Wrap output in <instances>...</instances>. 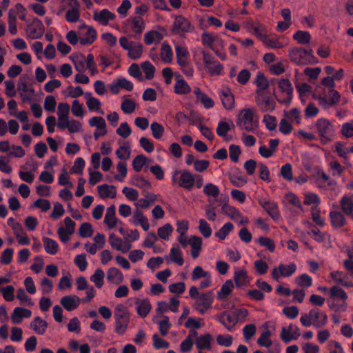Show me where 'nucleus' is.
Instances as JSON below:
<instances>
[{"mask_svg": "<svg viewBox=\"0 0 353 353\" xmlns=\"http://www.w3.org/2000/svg\"><path fill=\"white\" fill-rule=\"evenodd\" d=\"M321 85L323 87L327 88L328 94L332 95L330 98V105H334L337 103L339 101L341 96L339 92L334 89L335 87L334 79L330 76L324 77L321 80Z\"/></svg>", "mask_w": 353, "mask_h": 353, "instance_id": "nucleus-18", "label": "nucleus"}, {"mask_svg": "<svg viewBox=\"0 0 353 353\" xmlns=\"http://www.w3.org/2000/svg\"><path fill=\"white\" fill-rule=\"evenodd\" d=\"M172 183L187 190H191L194 187L199 189L203 185V178L200 174L192 173L190 170H175L172 173Z\"/></svg>", "mask_w": 353, "mask_h": 353, "instance_id": "nucleus-1", "label": "nucleus"}, {"mask_svg": "<svg viewBox=\"0 0 353 353\" xmlns=\"http://www.w3.org/2000/svg\"><path fill=\"white\" fill-rule=\"evenodd\" d=\"M331 224L334 228H341L347 223L344 214L338 211H332L330 212Z\"/></svg>", "mask_w": 353, "mask_h": 353, "instance_id": "nucleus-45", "label": "nucleus"}, {"mask_svg": "<svg viewBox=\"0 0 353 353\" xmlns=\"http://www.w3.org/2000/svg\"><path fill=\"white\" fill-rule=\"evenodd\" d=\"M168 262L176 263L179 266H182L184 263L183 252L178 245L174 244L170 248L168 256L165 257Z\"/></svg>", "mask_w": 353, "mask_h": 353, "instance_id": "nucleus-31", "label": "nucleus"}, {"mask_svg": "<svg viewBox=\"0 0 353 353\" xmlns=\"http://www.w3.org/2000/svg\"><path fill=\"white\" fill-rule=\"evenodd\" d=\"M86 105L90 112H95L97 113L103 114L104 112L101 108V103L97 98L92 96L90 92L84 94Z\"/></svg>", "mask_w": 353, "mask_h": 353, "instance_id": "nucleus-28", "label": "nucleus"}, {"mask_svg": "<svg viewBox=\"0 0 353 353\" xmlns=\"http://www.w3.org/2000/svg\"><path fill=\"white\" fill-rule=\"evenodd\" d=\"M239 125L248 132H254L258 127L259 120L253 108L242 109L238 114Z\"/></svg>", "mask_w": 353, "mask_h": 353, "instance_id": "nucleus-4", "label": "nucleus"}, {"mask_svg": "<svg viewBox=\"0 0 353 353\" xmlns=\"http://www.w3.org/2000/svg\"><path fill=\"white\" fill-rule=\"evenodd\" d=\"M137 106L136 102L130 99L124 97L121 103V109L125 114H132Z\"/></svg>", "mask_w": 353, "mask_h": 353, "instance_id": "nucleus-57", "label": "nucleus"}, {"mask_svg": "<svg viewBox=\"0 0 353 353\" xmlns=\"http://www.w3.org/2000/svg\"><path fill=\"white\" fill-rule=\"evenodd\" d=\"M114 317L115 332L119 335L124 334L128 327L130 319V313L128 307L123 303L117 304L114 310Z\"/></svg>", "mask_w": 353, "mask_h": 353, "instance_id": "nucleus-2", "label": "nucleus"}, {"mask_svg": "<svg viewBox=\"0 0 353 353\" xmlns=\"http://www.w3.org/2000/svg\"><path fill=\"white\" fill-rule=\"evenodd\" d=\"M163 37V30H151L144 34L143 40L146 45L157 44L161 42Z\"/></svg>", "mask_w": 353, "mask_h": 353, "instance_id": "nucleus-38", "label": "nucleus"}, {"mask_svg": "<svg viewBox=\"0 0 353 353\" xmlns=\"http://www.w3.org/2000/svg\"><path fill=\"white\" fill-rule=\"evenodd\" d=\"M70 105L68 103L61 102L58 104L57 112L58 117L57 126L70 118Z\"/></svg>", "mask_w": 353, "mask_h": 353, "instance_id": "nucleus-43", "label": "nucleus"}, {"mask_svg": "<svg viewBox=\"0 0 353 353\" xmlns=\"http://www.w3.org/2000/svg\"><path fill=\"white\" fill-rule=\"evenodd\" d=\"M90 126L96 128L94 132V138L98 140L99 137L107 134V124L105 119L102 117H92L88 120Z\"/></svg>", "mask_w": 353, "mask_h": 353, "instance_id": "nucleus-12", "label": "nucleus"}, {"mask_svg": "<svg viewBox=\"0 0 353 353\" xmlns=\"http://www.w3.org/2000/svg\"><path fill=\"white\" fill-rule=\"evenodd\" d=\"M174 92L177 94H188L191 92V88L183 79H179L174 85Z\"/></svg>", "mask_w": 353, "mask_h": 353, "instance_id": "nucleus-53", "label": "nucleus"}, {"mask_svg": "<svg viewBox=\"0 0 353 353\" xmlns=\"http://www.w3.org/2000/svg\"><path fill=\"white\" fill-rule=\"evenodd\" d=\"M141 68L143 72L145 74V79H151L154 76L155 68L148 61H144L141 64Z\"/></svg>", "mask_w": 353, "mask_h": 353, "instance_id": "nucleus-64", "label": "nucleus"}, {"mask_svg": "<svg viewBox=\"0 0 353 353\" xmlns=\"http://www.w3.org/2000/svg\"><path fill=\"white\" fill-rule=\"evenodd\" d=\"M130 184L144 190H148L151 188V183L144 177L139 175L133 176L130 179Z\"/></svg>", "mask_w": 353, "mask_h": 353, "instance_id": "nucleus-54", "label": "nucleus"}, {"mask_svg": "<svg viewBox=\"0 0 353 353\" xmlns=\"http://www.w3.org/2000/svg\"><path fill=\"white\" fill-rule=\"evenodd\" d=\"M293 39L301 45L307 44L311 39L310 34L306 31L298 30L294 35Z\"/></svg>", "mask_w": 353, "mask_h": 353, "instance_id": "nucleus-61", "label": "nucleus"}, {"mask_svg": "<svg viewBox=\"0 0 353 353\" xmlns=\"http://www.w3.org/2000/svg\"><path fill=\"white\" fill-rule=\"evenodd\" d=\"M213 302V292L212 291H208L200 294L199 296L195 300L194 307L201 314H204L211 308Z\"/></svg>", "mask_w": 353, "mask_h": 353, "instance_id": "nucleus-8", "label": "nucleus"}, {"mask_svg": "<svg viewBox=\"0 0 353 353\" xmlns=\"http://www.w3.org/2000/svg\"><path fill=\"white\" fill-rule=\"evenodd\" d=\"M75 228V222L70 217H65L63 219V225L60 226L57 230V234L60 241L63 243L68 242L74 233Z\"/></svg>", "mask_w": 353, "mask_h": 353, "instance_id": "nucleus-9", "label": "nucleus"}, {"mask_svg": "<svg viewBox=\"0 0 353 353\" xmlns=\"http://www.w3.org/2000/svg\"><path fill=\"white\" fill-rule=\"evenodd\" d=\"M60 303L66 310L72 311L80 305L81 299L77 295H67L61 299Z\"/></svg>", "mask_w": 353, "mask_h": 353, "instance_id": "nucleus-33", "label": "nucleus"}, {"mask_svg": "<svg viewBox=\"0 0 353 353\" xmlns=\"http://www.w3.org/2000/svg\"><path fill=\"white\" fill-rule=\"evenodd\" d=\"M340 205L344 214L349 216L353 212V200L347 196H343L340 201Z\"/></svg>", "mask_w": 353, "mask_h": 353, "instance_id": "nucleus-56", "label": "nucleus"}, {"mask_svg": "<svg viewBox=\"0 0 353 353\" xmlns=\"http://www.w3.org/2000/svg\"><path fill=\"white\" fill-rule=\"evenodd\" d=\"M71 112L73 116L83 118L85 114L83 104L77 99L74 100L72 103Z\"/></svg>", "mask_w": 353, "mask_h": 353, "instance_id": "nucleus-60", "label": "nucleus"}, {"mask_svg": "<svg viewBox=\"0 0 353 353\" xmlns=\"http://www.w3.org/2000/svg\"><path fill=\"white\" fill-rule=\"evenodd\" d=\"M222 212L229 216L232 220L236 221L239 224H244L248 223L247 217H244L241 212L234 207L228 204H223L221 208Z\"/></svg>", "mask_w": 353, "mask_h": 353, "instance_id": "nucleus-25", "label": "nucleus"}, {"mask_svg": "<svg viewBox=\"0 0 353 353\" xmlns=\"http://www.w3.org/2000/svg\"><path fill=\"white\" fill-rule=\"evenodd\" d=\"M214 319L229 331H231L236 323L234 314L228 312H223L221 314L215 316Z\"/></svg>", "mask_w": 353, "mask_h": 353, "instance_id": "nucleus-29", "label": "nucleus"}, {"mask_svg": "<svg viewBox=\"0 0 353 353\" xmlns=\"http://www.w3.org/2000/svg\"><path fill=\"white\" fill-rule=\"evenodd\" d=\"M193 92L196 97V100L200 101L205 108L210 109L214 107V102L212 99L203 92L199 88H194Z\"/></svg>", "mask_w": 353, "mask_h": 353, "instance_id": "nucleus-40", "label": "nucleus"}, {"mask_svg": "<svg viewBox=\"0 0 353 353\" xmlns=\"http://www.w3.org/2000/svg\"><path fill=\"white\" fill-rule=\"evenodd\" d=\"M259 203L274 220L279 219V213L276 203L263 197L259 199Z\"/></svg>", "mask_w": 353, "mask_h": 353, "instance_id": "nucleus-27", "label": "nucleus"}, {"mask_svg": "<svg viewBox=\"0 0 353 353\" xmlns=\"http://www.w3.org/2000/svg\"><path fill=\"white\" fill-rule=\"evenodd\" d=\"M123 27L126 31L140 34L145 28V23L141 17H132L124 21Z\"/></svg>", "mask_w": 353, "mask_h": 353, "instance_id": "nucleus-15", "label": "nucleus"}, {"mask_svg": "<svg viewBox=\"0 0 353 353\" xmlns=\"http://www.w3.org/2000/svg\"><path fill=\"white\" fill-rule=\"evenodd\" d=\"M79 29L84 30L80 33L79 41L83 46H88L92 44L97 39V31L92 26H89L85 23H82L79 26Z\"/></svg>", "mask_w": 353, "mask_h": 353, "instance_id": "nucleus-13", "label": "nucleus"}, {"mask_svg": "<svg viewBox=\"0 0 353 353\" xmlns=\"http://www.w3.org/2000/svg\"><path fill=\"white\" fill-rule=\"evenodd\" d=\"M173 231V226L170 223H167L157 229V234H156L158 239L168 241L170 239Z\"/></svg>", "mask_w": 353, "mask_h": 353, "instance_id": "nucleus-46", "label": "nucleus"}, {"mask_svg": "<svg viewBox=\"0 0 353 353\" xmlns=\"http://www.w3.org/2000/svg\"><path fill=\"white\" fill-rule=\"evenodd\" d=\"M254 83L256 85V94L265 92L269 87V82L266 77L262 72L256 74Z\"/></svg>", "mask_w": 353, "mask_h": 353, "instance_id": "nucleus-47", "label": "nucleus"}, {"mask_svg": "<svg viewBox=\"0 0 353 353\" xmlns=\"http://www.w3.org/2000/svg\"><path fill=\"white\" fill-rule=\"evenodd\" d=\"M274 92L278 100L285 102L287 97V79L283 78L274 79L272 81Z\"/></svg>", "mask_w": 353, "mask_h": 353, "instance_id": "nucleus-22", "label": "nucleus"}, {"mask_svg": "<svg viewBox=\"0 0 353 353\" xmlns=\"http://www.w3.org/2000/svg\"><path fill=\"white\" fill-rule=\"evenodd\" d=\"M234 289V283L232 280H227L216 293V298L219 301H225Z\"/></svg>", "mask_w": 353, "mask_h": 353, "instance_id": "nucleus-42", "label": "nucleus"}, {"mask_svg": "<svg viewBox=\"0 0 353 353\" xmlns=\"http://www.w3.org/2000/svg\"><path fill=\"white\" fill-rule=\"evenodd\" d=\"M94 233V230L90 223L84 222L81 224L79 228V234L82 238L91 237Z\"/></svg>", "mask_w": 353, "mask_h": 353, "instance_id": "nucleus-63", "label": "nucleus"}, {"mask_svg": "<svg viewBox=\"0 0 353 353\" xmlns=\"http://www.w3.org/2000/svg\"><path fill=\"white\" fill-rule=\"evenodd\" d=\"M58 128L61 130L67 129L70 134L79 133L82 132V123L73 118H69L60 123Z\"/></svg>", "mask_w": 353, "mask_h": 353, "instance_id": "nucleus-30", "label": "nucleus"}, {"mask_svg": "<svg viewBox=\"0 0 353 353\" xmlns=\"http://www.w3.org/2000/svg\"><path fill=\"white\" fill-rule=\"evenodd\" d=\"M291 61L298 65L316 64L318 62L317 59L313 55V50H304L302 48H296L292 49L290 52Z\"/></svg>", "mask_w": 353, "mask_h": 353, "instance_id": "nucleus-5", "label": "nucleus"}, {"mask_svg": "<svg viewBox=\"0 0 353 353\" xmlns=\"http://www.w3.org/2000/svg\"><path fill=\"white\" fill-rule=\"evenodd\" d=\"M203 192L207 196L214 199L216 198L220 193L219 187L212 183H206L203 186Z\"/></svg>", "mask_w": 353, "mask_h": 353, "instance_id": "nucleus-59", "label": "nucleus"}, {"mask_svg": "<svg viewBox=\"0 0 353 353\" xmlns=\"http://www.w3.org/2000/svg\"><path fill=\"white\" fill-rule=\"evenodd\" d=\"M42 241L45 250L48 254L54 255L58 252L59 246L55 240L48 237H43Z\"/></svg>", "mask_w": 353, "mask_h": 353, "instance_id": "nucleus-52", "label": "nucleus"}, {"mask_svg": "<svg viewBox=\"0 0 353 353\" xmlns=\"http://www.w3.org/2000/svg\"><path fill=\"white\" fill-rule=\"evenodd\" d=\"M256 103L261 110L270 112L274 109L275 103L269 94L261 92L256 94Z\"/></svg>", "mask_w": 353, "mask_h": 353, "instance_id": "nucleus-14", "label": "nucleus"}, {"mask_svg": "<svg viewBox=\"0 0 353 353\" xmlns=\"http://www.w3.org/2000/svg\"><path fill=\"white\" fill-rule=\"evenodd\" d=\"M103 223L108 230H112L117 225H123L121 220L117 217L116 208L114 205H111L106 209Z\"/></svg>", "mask_w": 353, "mask_h": 353, "instance_id": "nucleus-16", "label": "nucleus"}, {"mask_svg": "<svg viewBox=\"0 0 353 353\" xmlns=\"http://www.w3.org/2000/svg\"><path fill=\"white\" fill-rule=\"evenodd\" d=\"M316 127L321 143L326 144L332 141L335 134L334 125L327 119H319L316 123Z\"/></svg>", "mask_w": 353, "mask_h": 353, "instance_id": "nucleus-6", "label": "nucleus"}, {"mask_svg": "<svg viewBox=\"0 0 353 353\" xmlns=\"http://www.w3.org/2000/svg\"><path fill=\"white\" fill-rule=\"evenodd\" d=\"M129 222L133 225H140L144 231L150 229V223L148 219L144 215L143 212L139 209L136 208L133 212Z\"/></svg>", "mask_w": 353, "mask_h": 353, "instance_id": "nucleus-20", "label": "nucleus"}, {"mask_svg": "<svg viewBox=\"0 0 353 353\" xmlns=\"http://www.w3.org/2000/svg\"><path fill=\"white\" fill-rule=\"evenodd\" d=\"M312 97L314 99L318 100L320 105H330V98L332 95L326 92L323 85H318L312 92Z\"/></svg>", "mask_w": 353, "mask_h": 353, "instance_id": "nucleus-32", "label": "nucleus"}, {"mask_svg": "<svg viewBox=\"0 0 353 353\" xmlns=\"http://www.w3.org/2000/svg\"><path fill=\"white\" fill-rule=\"evenodd\" d=\"M115 18V14L108 9H103L101 11L95 10L93 13L94 20L102 26H107L110 21H114Z\"/></svg>", "mask_w": 353, "mask_h": 353, "instance_id": "nucleus-26", "label": "nucleus"}, {"mask_svg": "<svg viewBox=\"0 0 353 353\" xmlns=\"http://www.w3.org/2000/svg\"><path fill=\"white\" fill-rule=\"evenodd\" d=\"M32 316V312L26 308L17 307L14 309L10 319L14 324H20L23 318H30Z\"/></svg>", "mask_w": 353, "mask_h": 353, "instance_id": "nucleus-36", "label": "nucleus"}, {"mask_svg": "<svg viewBox=\"0 0 353 353\" xmlns=\"http://www.w3.org/2000/svg\"><path fill=\"white\" fill-rule=\"evenodd\" d=\"M160 58L165 63H170L173 60V52L171 46L163 43L161 47Z\"/></svg>", "mask_w": 353, "mask_h": 353, "instance_id": "nucleus-50", "label": "nucleus"}, {"mask_svg": "<svg viewBox=\"0 0 353 353\" xmlns=\"http://www.w3.org/2000/svg\"><path fill=\"white\" fill-rule=\"evenodd\" d=\"M121 47L128 52V56L132 59H139L143 52V46L140 42L132 41L125 37H121L119 40Z\"/></svg>", "mask_w": 353, "mask_h": 353, "instance_id": "nucleus-7", "label": "nucleus"}, {"mask_svg": "<svg viewBox=\"0 0 353 353\" xmlns=\"http://www.w3.org/2000/svg\"><path fill=\"white\" fill-rule=\"evenodd\" d=\"M198 229L200 233L205 239L209 238L212 233L210 224L203 219H201L199 221Z\"/></svg>", "mask_w": 353, "mask_h": 353, "instance_id": "nucleus-62", "label": "nucleus"}, {"mask_svg": "<svg viewBox=\"0 0 353 353\" xmlns=\"http://www.w3.org/2000/svg\"><path fill=\"white\" fill-rule=\"evenodd\" d=\"M124 276L120 270L117 268H110L107 271V280L109 283L119 285L123 283Z\"/></svg>", "mask_w": 353, "mask_h": 353, "instance_id": "nucleus-39", "label": "nucleus"}, {"mask_svg": "<svg viewBox=\"0 0 353 353\" xmlns=\"http://www.w3.org/2000/svg\"><path fill=\"white\" fill-rule=\"evenodd\" d=\"M70 8L66 11L65 19L69 23H75L80 18V4L77 0H65Z\"/></svg>", "mask_w": 353, "mask_h": 353, "instance_id": "nucleus-19", "label": "nucleus"}, {"mask_svg": "<svg viewBox=\"0 0 353 353\" xmlns=\"http://www.w3.org/2000/svg\"><path fill=\"white\" fill-rule=\"evenodd\" d=\"M134 306L138 316L141 318H145L152 310V304L148 298H136Z\"/></svg>", "mask_w": 353, "mask_h": 353, "instance_id": "nucleus-21", "label": "nucleus"}, {"mask_svg": "<svg viewBox=\"0 0 353 353\" xmlns=\"http://www.w3.org/2000/svg\"><path fill=\"white\" fill-rule=\"evenodd\" d=\"M99 196L103 199H114L117 196L116 188L108 184H102L97 186Z\"/></svg>", "mask_w": 353, "mask_h": 353, "instance_id": "nucleus-37", "label": "nucleus"}, {"mask_svg": "<svg viewBox=\"0 0 353 353\" xmlns=\"http://www.w3.org/2000/svg\"><path fill=\"white\" fill-rule=\"evenodd\" d=\"M45 28L42 22L37 18L30 21L26 28L27 37L32 39H37L42 37Z\"/></svg>", "mask_w": 353, "mask_h": 353, "instance_id": "nucleus-11", "label": "nucleus"}, {"mask_svg": "<svg viewBox=\"0 0 353 353\" xmlns=\"http://www.w3.org/2000/svg\"><path fill=\"white\" fill-rule=\"evenodd\" d=\"M189 245L191 246V255L193 259H196L201 250L202 239L197 236H191Z\"/></svg>", "mask_w": 353, "mask_h": 353, "instance_id": "nucleus-49", "label": "nucleus"}, {"mask_svg": "<svg viewBox=\"0 0 353 353\" xmlns=\"http://www.w3.org/2000/svg\"><path fill=\"white\" fill-rule=\"evenodd\" d=\"M224 41L223 40L219 37L216 38V41L214 43L212 46H211L210 49L215 53V54L219 57L221 60H226L227 55L225 52L224 51Z\"/></svg>", "mask_w": 353, "mask_h": 353, "instance_id": "nucleus-48", "label": "nucleus"}, {"mask_svg": "<svg viewBox=\"0 0 353 353\" xmlns=\"http://www.w3.org/2000/svg\"><path fill=\"white\" fill-rule=\"evenodd\" d=\"M105 272L101 268L95 270L93 274L90 276V281L93 283L95 287L101 289L104 285Z\"/></svg>", "mask_w": 353, "mask_h": 353, "instance_id": "nucleus-51", "label": "nucleus"}, {"mask_svg": "<svg viewBox=\"0 0 353 353\" xmlns=\"http://www.w3.org/2000/svg\"><path fill=\"white\" fill-rule=\"evenodd\" d=\"M173 30L176 33L191 32L194 30V27L188 19L183 16H176L173 23Z\"/></svg>", "mask_w": 353, "mask_h": 353, "instance_id": "nucleus-23", "label": "nucleus"}, {"mask_svg": "<svg viewBox=\"0 0 353 353\" xmlns=\"http://www.w3.org/2000/svg\"><path fill=\"white\" fill-rule=\"evenodd\" d=\"M30 327L36 334L43 335L46 331L48 324L40 316H37L32 321Z\"/></svg>", "mask_w": 353, "mask_h": 353, "instance_id": "nucleus-44", "label": "nucleus"}, {"mask_svg": "<svg viewBox=\"0 0 353 353\" xmlns=\"http://www.w3.org/2000/svg\"><path fill=\"white\" fill-rule=\"evenodd\" d=\"M234 281L236 286L239 288L248 285L250 279L245 270L236 269L234 272Z\"/></svg>", "mask_w": 353, "mask_h": 353, "instance_id": "nucleus-41", "label": "nucleus"}, {"mask_svg": "<svg viewBox=\"0 0 353 353\" xmlns=\"http://www.w3.org/2000/svg\"><path fill=\"white\" fill-rule=\"evenodd\" d=\"M108 241L113 249L123 253L128 252L132 248L130 241L116 236L114 233L109 235Z\"/></svg>", "mask_w": 353, "mask_h": 353, "instance_id": "nucleus-17", "label": "nucleus"}, {"mask_svg": "<svg viewBox=\"0 0 353 353\" xmlns=\"http://www.w3.org/2000/svg\"><path fill=\"white\" fill-rule=\"evenodd\" d=\"M174 49L176 62L178 65H184V63L189 61V52L187 47L183 43H175Z\"/></svg>", "mask_w": 353, "mask_h": 353, "instance_id": "nucleus-34", "label": "nucleus"}, {"mask_svg": "<svg viewBox=\"0 0 353 353\" xmlns=\"http://www.w3.org/2000/svg\"><path fill=\"white\" fill-rule=\"evenodd\" d=\"M219 97L225 109L232 110L235 108L234 96L230 88H224L221 89L219 92Z\"/></svg>", "mask_w": 353, "mask_h": 353, "instance_id": "nucleus-24", "label": "nucleus"}, {"mask_svg": "<svg viewBox=\"0 0 353 353\" xmlns=\"http://www.w3.org/2000/svg\"><path fill=\"white\" fill-rule=\"evenodd\" d=\"M115 154L118 159L127 161L131 156V148L129 145H120L115 151Z\"/></svg>", "mask_w": 353, "mask_h": 353, "instance_id": "nucleus-58", "label": "nucleus"}, {"mask_svg": "<svg viewBox=\"0 0 353 353\" xmlns=\"http://www.w3.org/2000/svg\"><path fill=\"white\" fill-rule=\"evenodd\" d=\"M300 321L305 327L313 325L316 328H321L326 325L327 317L324 312L320 311L317 308H314L307 313L301 314Z\"/></svg>", "mask_w": 353, "mask_h": 353, "instance_id": "nucleus-3", "label": "nucleus"}, {"mask_svg": "<svg viewBox=\"0 0 353 353\" xmlns=\"http://www.w3.org/2000/svg\"><path fill=\"white\" fill-rule=\"evenodd\" d=\"M212 336L209 333L197 336L195 339V345L199 350H210L212 348Z\"/></svg>", "mask_w": 353, "mask_h": 353, "instance_id": "nucleus-35", "label": "nucleus"}, {"mask_svg": "<svg viewBox=\"0 0 353 353\" xmlns=\"http://www.w3.org/2000/svg\"><path fill=\"white\" fill-rule=\"evenodd\" d=\"M203 61L205 69L211 75H219L221 73L223 65L216 61L210 53L201 50Z\"/></svg>", "mask_w": 353, "mask_h": 353, "instance_id": "nucleus-10", "label": "nucleus"}, {"mask_svg": "<svg viewBox=\"0 0 353 353\" xmlns=\"http://www.w3.org/2000/svg\"><path fill=\"white\" fill-rule=\"evenodd\" d=\"M232 124V122L225 121H219L216 129L217 135L224 137L226 141H229L230 139L227 137V134L230 130Z\"/></svg>", "mask_w": 353, "mask_h": 353, "instance_id": "nucleus-55", "label": "nucleus"}]
</instances>
